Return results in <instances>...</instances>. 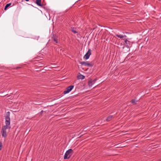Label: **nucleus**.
I'll return each mask as SVG.
<instances>
[{
  "label": "nucleus",
  "mask_w": 161,
  "mask_h": 161,
  "mask_svg": "<svg viewBox=\"0 0 161 161\" xmlns=\"http://www.w3.org/2000/svg\"><path fill=\"white\" fill-rule=\"evenodd\" d=\"M74 153L73 150L71 149H69L66 151L64 157V159H69L72 156Z\"/></svg>",
  "instance_id": "2"
},
{
  "label": "nucleus",
  "mask_w": 161,
  "mask_h": 161,
  "mask_svg": "<svg viewBox=\"0 0 161 161\" xmlns=\"http://www.w3.org/2000/svg\"><path fill=\"white\" fill-rule=\"evenodd\" d=\"M97 80V79H95L92 80H89L88 82V84L89 86H92V85L95 83Z\"/></svg>",
  "instance_id": "8"
},
{
  "label": "nucleus",
  "mask_w": 161,
  "mask_h": 161,
  "mask_svg": "<svg viewBox=\"0 0 161 161\" xmlns=\"http://www.w3.org/2000/svg\"><path fill=\"white\" fill-rule=\"evenodd\" d=\"M131 102L134 104H136L135 100V99L132 100L131 101Z\"/></svg>",
  "instance_id": "14"
},
{
  "label": "nucleus",
  "mask_w": 161,
  "mask_h": 161,
  "mask_svg": "<svg viewBox=\"0 0 161 161\" xmlns=\"http://www.w3.org/2000/svg\"><path fill=\"white\" fill-rule=\"evenodd\" d=\"M11 4V3L7 4L5 7L4 9V10H6L7 8L10 6Z\"/></svg>",
  "instance_id": "12"
},
{
  "label": "nucleus",
  "mask_w": 161,
  "mask_h": 161,
  "mask_svg": "<svg viewBox=\"0 0 161 161\" xmlns=\"http://www.w3.org/2000/svg\"><path fill=\"white\" fill-rule=\"evenodd\" d=\"M52 39L53 41L56 43H57L58 42V37L55 34H53L52 37Z\"/></svg>",
  "instance_id": "7"
},
{
  "label": "nucleus",
  "mask_w": 161,
  "mask_h": 161,
  "mask_svg": "<svg viewBox=\"0 0 161 161\" xmlns=\"http://www.w3.org/2000/svg\"><path fill=\"white\" fill-rule=\"evenodd\" d=\"M10 113L9 111L7 112L5 115L6 125L2 127V130L1 131L2 136L4 137H5L7 136L6 130L7 129L10 128Z\"/></svg>",
  "instance_id": "1"
},
{
  "label": "nucleus",
  "mask_w": 161,
  "mask_h": 161,
  "mask_svg": "<svg viewBox=\"0 0 161 161\" xmlns=\"http://www.w3.org/2000/svg\"><path fill=\"white\" fill-rule=\"evenodd\" d=\"M91 49H89L87 52L86 53V54L84 56V58L86 60L87 59L89 58L90 55L91 54Z\"/></svg>",
  "instance_id": "6"
},
{
  "label": "nucleus",
  "mask_w": 161,
  "mask_h": 161,
  "mask_svg": "<svg viewBox=\"0 0 161 161\" xmlns=\"http://www.w3.org/2000/svg\"><path fill=\"white\" fill-rule=\"evenodd\" d=\"M116 36L117 37L119 38H123L125 37H126V36L125 35H118V34H116Z\"/></svg>",
  "instance_id": "11"
},
{
  "label": "nucleus",
  "mask_w": 161,
  "mask_h": 161,
  "mask_svg": "<svg viewBox=\"0 0 161 161\" xmlns=\"http://www.w3.org/2000/svg\"><path fill=\"white\" fill-rule=\"evenodd\" d=\"M123 40H124V45L125 46L129 48L131 47L132 44V42L128 40V39H124Z\"/></svg>",
  "instance_id": "3"
},
{
  "label": "nucleus",
  "mask_w": 161,
  "mask_h": 161,
  "mask_svg": "<svg viewBox=\"0 0 161 161\" xmlns=\"http://www.w3.org/2000/svg\"><path fill=\"white\" fill-rule=\"evenodd\" d=\"M85 77L84 76L82 75H80L78 77L79 79H83L85 78Z\"/></svg>",
  "instance_id": "13"
},
{
  "label": "nucleus",
  "mask_w": 161,
  "mask_h": 161,
  "mask_svg": "<svg viewBox=\"0 0 161 161\" xmlns=\"http://www.w3.org/2000/svg\"><path fill=\"white\" fill-rule=\"evenodd\" d=\"M41 0H36L35 3L38 6H42L43 5L41 4Z\"/></svg>",
  "instance_id": "9"
},
{
  "label": "nucleus",
  "mask_w": 161,
  "mask_h": 161,
  "mask_svg": "<svg viewBox=\"0 0 161 161\" xmlns=\"http://www.w3.org/2000/svg\"><path fill=\"white\" fill-rule=\"evenodd\" d=\"M26 1H28L29 0H25Z\"/></svg>",
  "instance_id": "18"
},
{
  "label": "nucleus",
  "mask_w": 161,
  "mask_h": 161,
  "mask_svg": "<svg viewBox=\"0 0 161 161\" xmlns=\"http://www.w3.org/2000/svg\"><path fill=\"white\" fill-rule=\"evenodd\" d=\"M80 64L81 65H84L85 66H87L89 67H92L94 65V64L92 62L89 63V62H81Z\"/></svg>",
  "instance_id": "4"
},
{
  "label": "nucleus",
  "mask_w": 161,
  "mask_h": 161,
  "mask_svg": "<svg viewBox=\"0 0 161 161\" xmlns=\"http://www.w3.org/2000/svg\"><path fill=\"white\" fill-rule=\"evenodd\" d=\"M3 147V145L2 143L0 142V151L2 149Z\"/></svg>",
  "instance_id": "15"
},
{
  "label": "nucleus",
  "mask_w": 161,
  "mask_h": 161,
  "mask_svg": "<svg viewBox=\"0 0 161 161\" xmlns=\"http://www.w3.org/2000/svg\"><path fill=\"white\" fill-rule=\"evenodd\" d=\"M114 116L113 115H110L106 119V121L108 122L111 121L112 119L114 118Z\"/></svg>",
  "instance_id": "10"
},
{
  "label": "nucleus",
  "mask_w": 161,
  "mask_h": 161,
  "mask_svg": "<svg viewBox=\"0 0 161 161\" xmlns=\"http://www.w3.org/2000/svg\"><path fill=\"white\" fill-rule=\"evenodd\" d=\"M44 112L45 113V112L43 111V110H42L41 112L40 113V114L41 115H42V114Z\"/></svg>",
  "instance_id": "16"
},
{
  "label": "nucleus",
  "mask_w": 161,
  "mask_h": 161,
  "mask_svg": "<svg viewBox=\"0 0 161 161\" xmlns=\"http://www.w3.org/2000/svg\"><path fill=\"white\" fill-rule=\"evenodd\" d=\"M74 33L76 34L77 33V32L75 30L72 29L71 30Z\"/></svg>",
  "instance_id": "17"
},
{
  "label": "nucleus",
  "mask_w": 161,
  "mask_h": 161,
  "mask_svg": "<svg viewBox=\"0 0 161 161\" xmlns=\"http://www.w3.org/2000/svg\"><path fill=\"white\" fill-rule=\"evenodd\" d=\"M74 86L73 85H71L67 87L64 91V94H66L69 93L72 90Z\"/></svg>",
  "instance_id": "5"
}]
</instances>
